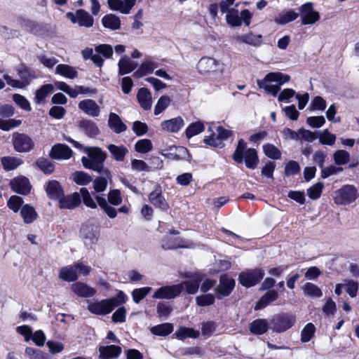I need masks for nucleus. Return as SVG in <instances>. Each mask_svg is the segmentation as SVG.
<instances>
[{
  "instance_id": "79ce46f5",
  "label": "nucleus",
  "mask_w": 359,
  "mask_h": 359,
  "mask_svg": "<svg viewBox=\"0 0 359 359\" xmlns=\"http://www.w3.org/2000/svg\"><path fill=\"white\" fill-rule=\"evenodd\" d=\"M18 23L22 28L34 34H38L39 32V25L31 20L25 18H19L18 19Z\"/></svg>"
},
{
  "instance_id": "4468645a",
  "label": "nucleus",
  "mask_w": 359,
  "mask_h": 359,
  "mask_svg": "<svg viewBox=\"0 0 359 359\" xmlns=\"http://www.w3.org/2000/svg\"><path fill=\"white\" fill-rule=\"evenodd\" d=\"M235 287V280L226 275L221 276L219 283L215 288V292L218 299L229 296Z\"/></svg>"
},
{
  "instance_id": "6e6552de",
  "label": "nucleus",
  "mask_w": 359,
  "mask_h": 359,
  "mask_svg": "<svg viewBox=\"0 0 359 359\" xmlns=\"http://www.w3.org/2000/svg\"><path fill=\"white\" fill-rule=\"evenodd\" d=\"M264 276V271L261 269L247 270L240 273L238 280L242 285L250 287L259 283Z\"/></svg>"
},
{
  "instance_id": "4c0bfd02",
  "label": "nucleus",
  "mask_w": 359,
  "mask_h": 359,
  "mask_svg": "<svg viewBox=\"0 0 359 359\" xmlns=\"http://www.w3.org/2000/svg\"><path fill=\"white\" fill-rule=\"evenodd\" d=\"M246 167L250 169H255L259 162L257 151L255 149H248L243 154Z\"/></svg>"
},
{
  "instance_id": "58836bf2",
  "label": "nucleus",
  "mask_w": 359,
  "mask_h": 359,
  "mask_svg": "<svg viewBox=\"0 0 359 359\" xmlns=\"http://www.w3.org/2000/svg\"><path fill=\"white\" fill-rule=\"evenodd\" d=\"M158 67L157 63L152 61L143 62L140 68L134 73V76L137 78L142 77L147 74H151Z\"/></svg>"
},
{
  "instance_id": "20e7f679",
  "label": "nucleus",
  "mask_w": 359,
  "mask_h": 359,
  "mask_svg": "<svg viewBox=\"0 0 359 359\" xmlns=\"http://www.w3.org/2000/svg\"><path fill=\"white\" fill-rule=\"evenodd\" d=\"M334 201L337 205H346L356 200L358 191L353 185H344L334 193Z\"/></svg>"
},
{
  "instance_id": "f704fd0d",
  "label": "nucleus",
  "mask_w": 359,
  "mask_h": 359,
  "mask_svg": "<svg viewBox=\"0 0 359 359\" xmlns=\"http://www.w3.org/2000/svg\"><path fill=\"white\" fill-rule=\"evenodd\" d=\"M59 278L67 282L74 281L78 278L75 264L72 266L62 267L59 273Z\"/></svg>"
},
{
  "instance_id": "603ef678",
  "label": "nucleus",
  "mask_w": 359,
  "mask_h": 359,
  "mask_svg": "<svg viewBox=\"0 0 359 359\" xmlns=\"http://www.w3.org/2000/svg\"><path fill=\"white\" fill-rule=\"evenodd\" d=\"M1 163L5 170H12L21 165L22 161L18 158L6 156L1 158Z\"/></svg>"
},
{
  "instance_id": "69168bd1",
  "label": "nucleus",
  "mask_w": 359,
  "mask_h": 359,
  "mask_svg": "<svg viewBox=\"0 0 359 359\" xmlns=\"http://www.w3.org/2000/svg\"><path fill=\"white\" fill-rule=\"evenodd\" d=\"M215 296L212 294H205L196 297V304L199 306H208L215 303Z\"/></svg>"
},
{
  "instance_id": "423d86ee",
  "label": "nucleus",
  "mask_w": 359,
  "mask_h": 359,
  "mask_svg": "<svg viewBox=\"0 0 359 359\" xmlns=\"http://www.w3.org/2000/svg\"><path fill=\"white\" fill-rule=\"evenodd\" d=\"M115 307V299H105L89 302L87 309L91 313L104 316L111 313Z\"/></svg>"
},
{
  "instance_id": "6e6d98bb",
  "label": "nucleus",
  "mask_w": 359,
  "mask_h": 359,
  "mask_svg": "<svg viewBox=\"0 0 359 359\" xmlns=\"http://www.w3.org/2000/svg\"><path fill=\"white\" fill-rule=\"evenodd\" d=\"M246 148V143L243 139L238 140L237 147L233 154V159L238 163H242L243 161V154Z\"/></svg>"
},
{
  "instance_id": "72a5a7b5",
  "label": "nucleus",
  "mask_w": 359,
  "mask_h": 359,
  "mask_svg": "<svg viewBox=\"0 0 359 359\" xmlns=\"http://www.w3.org/2000/svg\"><path fill=\"white\" fill-rule=\"evenodd\" d=\"M249 328L250 332L253 334L260 335L267 332L269 325L265 319H257L250 324Z\"/></svg>"
},
{
  "instance_id": "f8f14e48",
  "label": "nucleus",
  "mask_w": 359,
  "mask_h": 359,
  "mask_svg": "<svg viewBox=\"0 0 359 359\" xmlns=\"http://www.w3.org/2000/svg\"><path fill=\"white\" fill-rule=\"evenodd\" d=\"M217 136L212 134L205 137L204 142L206 144L214 147H223L222 141L228 139L233 135V132L231 130L225 129L222 126L217 127Z\"/></svg>"
},
{
  "instance_id": "f03ea898",
  "label": "nucleus",
  "mask_w": 359,
  "mask_h": 359,
  "mask_svg": "<svg viewBox=\"0 0 359 359\" xmlns=\"http://www.w3.org/2000/svg\"><path fill=\"white\" fill-rule=\"evenodd\" d=\"M84 151L87 157H82L83 165L88 169L100 172L104 166V161L106 158V154L98 147H85Z\"/></svg>"
},
{
  "instance_id": "a878e982",
  "label": "nucleus",
  "mask_w": 359,
  "mask_h": 359,
  "mask_svg": "<svg viewBox=\"0 0 359 359\" xmlns=\"http://www.w3.org/2000/svg\"><path fill=\"white\" fill-rule=\"evenodd\" d=\"M184 125V120L181 116H177L161 123L162 129L169 133L178 132Z\"/></svg>"
},
{
  "instance_id": "a211bd4d",
  "label": "nucleus",
  "mask_w": 359,
  "mask_h": 359,
  "mask_svg": "<svg viewBox=\"0 0 359 359\" xmlns=\"http://www.w3.org/2000/svg\"><path fill=\"white\" fill-rule=\"evenodd\" d=\"M72 150L66 144H57L54 145L50 152V156L57 160H67L72 156Z\"/></svg>"
},
{
  "instance_id": "37998d69",
  "label": "nucleus",
  "mask_w": 359,
  "mask_h": 359,
  "mask_svg": "<svg viewBox=\"0 0 359 359\" xmlns=\"http://www.w3.org/2000/svg\"><path fill=\"white\" fill-rule=\"evenodd\" d=\"M108 149L111 154L113 158L117 161H123L128 152L127 148L123 145L116 146L114 144H109L108 146Z\"/></svg>"
},
{
  "instance_id": "864d4df0",
  "label": "nucleus",
  "mask_w": 359,
  "mask_h": 359,
  "mask_svg": "<svg viewBox=\"0 0 359 359\" xmlns=\"http://www.w3.org/2000/svg\"><path fill=\"white\" fill-rule=\"evenodd\" d=\"M264 154L271 159H279L281 156V152L276 146L272 144H265L263 145Z\"/></svg>"
},
{
  "instance_id": "473e14b6",
  "label": "nucleus",
  "mask_w": 359,
  "mask_h": 359,
  "mask_svg": "<svg viewBox=\"0 0 359 359\" xmlns=\"http://www.w3.org/2000/svg\"><path fill=\"white\" fill-rule=\"evenodd\" d=\"M46 191L48 196L52 199H59L63 196V190L56 180L48 182L46 187Z\"/></svg>"
},
{
  "instance_id": "dca6fc26",
  "label": "nucleus",
  "mask_w": 359,
  "mask_h": 359,
  "mask_svg": "<svg viewBox=\"0 0 359 359\" xmlns=\"http://www.w3.org/2000/svg\"><path fill=\"white\" fill-rule=\"evenodd\" d=\"M219 67V62L210 57H202L197 64V69L199 74H206L215 72Z\"/></svg>"
},
{
  "instance_id": "9b49d317",
  "label": "nucleus",
  "mask_w": 359,
  "mask_h": 359,
  "mask_svg": "<svg viewBox=\"0 0 359 359\" xmlns=\"http://www.w3.org/2000/svg\"><path fill=\"white\" fill-rule=\"evenodd\" d=\"M299 11L303 25H313L320 19L319 13L313 9V4L311 2L302 5Z\"/></svg>"
},
{
  "instance_id": "f3484780",
  "label": "nucleus",
  "mask_w": 359,
  "mask_h": 359,
  "mask_svg": "<svg viewBox=\"0 0 359 359\" xmlns=\"http://www.w3.org/2000/svg\"><path fill=\"white\" fill-rule=\"evenodd\" d=\"M10 186L14 192L22 195L28 194L31 190L29 181L24 176H19L11 180Z\"/></svg>"
},
{
  "instance_id": "4be33fe9",
  "label": "nucleus",
  "mask_w": 359,
  "mask_h": 359,
  "mask_svg": "<svg viewBox=\"0 0 359 359\" xmlns=\"http://www.w3.org/2000/svg\"><path fill=\"white\" fill-rule=\"evenodd\" d=\"M72 291L81 297H93L97 291L95 288L81 282H77L72 285Z\"/></svg>"
},
{
  "instance_id": "5701e85b",
  "label": "nucleus",
  "mask_w": 359,
  "mask_h": 359,
  "mask_svg": "<svg viewBox=\"0 0 359 359\" xmlns=\"http://www.w3.org/2000/svg\"><path fill=\"white\" fill-rule=\"evenodd\" d=\"M59 206L60 208L72 209L81 203V195L78 192H74L67 196H61L59 199Z\"/></svg>"
},
{
  "instance_id": "bb28decb",
  "label": "nucleus",
  "mask_w": 359,
  "mask_h": 359,
  "mask_svg": "<svg viewBox=\"0 0 359 359\" xmlns=\"http://www.w3.org/2000/svg\"><path fill=\"white\" fill-rule=\"evenodd\" d=\"M137 66V62L130 60L126 55L122 56L118 63V74H128L135 70Z\"/></svg>"
},
{
  "instance_id": "13d9d810",
  "label": "nucleus",
  "mask_w": 359,
  "mask_h": 359,
  "mask_svg": "<svg viewBox=\"0 0 359 359\" xmlns=\"http://www.w3.org/2000/svg\"><path fill=\"white\" fill-rule=\"evenodd\" d=\"M334 163L338 165L346 164L350 161V155L348 151L339 149L333 154Z\"/></svg>"
},
{
  "instance_id": "a19ab883",
  "label": "nucleus",
  "mask_w": 359,
  "mask_h": 359,
  "mask_svg": "<svg viewBox=\"0 0 359 359\" xmlns=\"http://www.w3.org/2000/svg\"><path fill=\"white\" fill-rule=\"evenodd\" d=\"M200 333L198 331L195 330L194 328L181 327L175 333V335L177 339L184 340L186 338H198Z\"/></svg>"
},
{
  "instance_id": "c85d7f7f",
  "label": "nucleus",
  "mask_w": 359,
  "mask_h": 359,
  "mask_svg": "<svg viewBox=\"0 0 359 359\" xmlns=\"http://www.w3.org/2000/svg\"><path fill=\"white\" fill-rule=\"evenodd\" d=\"M137 98L141 107L144 110H149L152 104V98L150 91L144 88L139 90Z\"/></svg>"
},
{
  "instance_id": "a18cd8bd",
  "label": "nucleus",
  "mask_w": 359,
  "mask_h": 359,
  "mask_svg": "<svg viewBox=\"0 0 359 359\" xmlns=\"http://www.w3.org/2000/svg\"><path fill=\"white\" fill-rule=\"evenodd\" d=\"M79 127L82 128L85 133L90 137H94L99 133V129L96 124L90 120L81 121L79 122Z\"/></svg>"
},
{
  "instance_id": "c9c22d12",
  "label": "nucleus",
  "mask_w": 359,
  "mask_h": 359,
  "mask_svg": "<svg viewBox=\"0 0 359 359\" xmlns=\"http://www.w3.org/2000/svg\"><path fill=\"white\" fill-rule=\"evenodd\" d=\"M102 25L111 30H117L121 27V20L119 18L114 14H107L102 19Z\"/></svg>"
},
{
  "instance_id": "2eb2a0df",
  "label": "nucleus",
  "mask_w": 359,
  "mask_h": 359,
  "mask_svg": "<svg viewBox=\"0 0 359 359\" xmlns=\"http://www.w3.org/2000/svg\"><path fill=\"white\" fill-rule=\"evenodd\" d=\"M232 39L237 44L245 43L253 47H259L262 44V36L252 32H248L244 34H236L232 36Z\"/></svg>"
},
{
  "instance_id": "680f3d73",
  "label": "nucleus",
  "mask_w": 359,
  "mask_h": 359,
  "mask_svg": "<svg viewBox=\"0 0 359 359\" xmlns=\"http://www.w3.org/2000/svg\"><path fill=\"white\" fill-rule=\"evenodd\" d=\"M170 98L168 95L161 96L154 107V114L158 115L163 112L170 104Z\"/></svg>"
},
{
  "instance_id": "f257e3e1",
  "label": "nucleus",
  "mask_w": 359,
  "mask_h": 359,
  "mask_svg": "<svg viewBox=\"0 0 359 359\" xmlns=\"http://www.w3.org/2000/svg\"><path fill=\"white\" fill-rule=\"evenodd\" d=\"M290 80L287 74L279 72H270L263 79H258L257 84L261 89L264 90L267 93L276 96L280 89V86Z\"/></svg>"
},
{
  "instance_id": "2f4dec72",
  "label": "nucleus",
  "mask_w": 359,
  "mask_h": 359,
  "mask_svg": "<svg viewBox=\"0 0 359 359\" xmlns=\"http://www.w3.org/2000/svg\"><path fill=\"white\" fill-rule=\"evenodd\" d=\"M55 74L69 79H74L78 76L76 69L65 64L57 65L55 67Z\"/></svg>"
},
{
  "instance_id": "6ab92c4d",
  "label": "nucleus",
  "mask_w": 359,
  "mask_h": 359,
  "mask_svg": "<svg viewBox=\"0 0 359 359\" xmlns=\"http://www.w3.org/2000/svg\"><path fill=\"white\" fill-rule=\"evenodd\" d=\"M149 201L156 208L162 210H167L169 208L168 203L162 196V190L159 186H156L155 189L149 194Z\"/></svg>"
},
{
  "instance_id": "aec40b11",
  "label": "nucleus",
  "mask_w": 359,
  "mask_h": 359,
  "mask_svg": "<svg viewBox=\"0 0 359 359\" xmlns=\"http://www.w3.org/2000/svg\"><path fill=\"white\" fill-rule=\"evenodd\" d=\"M108 6L111 10L120 11L123 14H128L135 6L136 0H108Z\"/></svg>"
},
{
  "instance_id": "de8ad7c7",
  "label": "nucleus",
  "mask_w": 359,
  "mask_h": 359,
  "mask_svg": "<svg viewBox=\"0 0 359 359\" xmlns=\"http://www.w3.org/2000/svg\"><path fill=\"white\" fill-rule=\"evenodd\" d=\"M299 14L292 10H290L284 13L279 14L275 19L276 23L279 25H285L297 18Z\"/></svg>"
},
{
  "instance_id": "bf43d9fd",
  "label": "nucleus",
  "mask_w": 359,
  "mask_h": 359,
  "mask_svg": "<svg viewBox=\"0 0 359 359\" xmlns=\"http://www.w3.org/2000/svg\"><path fill=\"white\" fill-rule=\"evenodd\" d=\"M152 143L149 139H142L138 140L135 144L136 151L142 154H146L152 149Z\"/></svg>"
},
{
  "instance_id": "ea45409f",
  "label": "nucleus",
  "mask_w": 359,
  "mask_h": 359,
  "mask_svg": "<svg viewBox=\"0 0 359 359\" xmlns=\"http://www.w3.org/2000/svg\"><path fill=\"white\" fill-rule=\"evenodd\" d=\"M224 13H226V23L229 26L235 27L241 25V18L238 14V11L236 8L228 9Z\"/></svg>"
},
{
  "instance_id": "338daca9",
  "label": "nucleus",
  "mask_w": 359,
  "mask_h": 359,
  "mask_svg": "<svg viewBox=\"0 0 359 359\" xmlns=\"http://www.w3.org/2000/svg\"><path fill=\"white\" fill-rule=\"evenodd\" d=\"M324 184L323 182H317L307 190V195L313 200L318 198L323 191Z\"/></svg>"
},
{
  "instance_id": "c03bdc74",
  "label": "nucleus",
  "mask_w": 359,
  "mask_h": 359,
  "mask_svg": "<svg viewBox=\"0 0 359 359\" xmlns=\"http://www.w3.org/2000/svg\"><path fill=\"white\" fill-rule=\"evenodd\" d=\"M302 290L304 295L313 298H320L323 295L320 288L311 283H306L303 285Z\"/></svg>"
},
{
  "instance_id": "49530a36",
  "label": "nucleus",
  "mask_w": 359,
  "mask_h": 359,
  "mask_svg": "<svg viewBox=\"0 0 359 359\" xmlns=\"http://www.w3.org/2000/svg\"><path fill=\"white\" fill-rule=\"evenodd\" d=\"M53 86L52 84H45L43 85L39 90L36 91L35 93V102L36 104H41V102L48 95L53 91Z\"/></svg>"
},
{
  "instance_id": "774afa93",
  "label": "nucleus",
  "mask_w": 359,
  "mask_h": 359,
  "mask_svg": "<svg viewBox=\"0 0 359 359\" xmlns=\"http://www.w3.org/2000/svg\"><path fill=\"white\" fill-rule=\"evenodd\" d=\"M36 165L46 174L52 173L55 169L53 163L46 158H39L36 161Z\"/></svg>"
},
{
  "instance_id": "052dcab7",
  "label": "nucleus",
  "mask_w": 359,
  "mask_h": 359,
  "mask_svg": "<svg viewBox=\"0 0 359 359\" xmlns=\"http://www.w3.org/2000/svg\"><path fill=\"white\" fill-rule=\"evenodd\" d=\"M151 290L150 287H144L137 288L133 290L132 297L135 303L138 304L142 300Z\"/></svg>"
},
{
  "instance_id": "0eeeda50",
  "label": "nucleus",
  "mask_w": 359,
  "mask_h": 359,
  "mask_svg": "<svg viewBox=\"0 0 359 359\" xmlns=\"http://www.w3.org/2000/svg\"><path fill=\"white\" fill-rule=\"evenodd\" d=\"M12 142L14 149L18 152H28L34 147V142L32 138L24 133H13Z\"/></svg>"
},
{
  "instance_id": "e433bc0d",
  "label": "nucleus",
  "mask_w": 359,
  "mask_h": 359,
  "mask_svg": "<svg viewBox=\"0 0 359 359\" xmlns=\"http://www.w3.org/2000/svg\"><path fill=\"white\" fill-rule=\"evenodd\" d=\"M21 217L25 224H31L37 218L35 209L30 205H24L20 210Z\"/></svg>"
},
{
  "instance_id": "ddd939ff",
  "label": "nucleus",
  "mask_w": 359,
  "mask_h": 359,
  "mask_svg": "<svg viewBox=\"0 0 359 359\" xmlns=\"http://www.w3.org/2000/svg\"><path fill=\"white\" fill-rule=\"evenodd\" d=\"M182 292V287L177 285H165L158 288L152 295L154 299H171Z\"/></svg>"
},
{
  "instance_id": "b1692460",
  "label": "nucleus",
  "mask_w": 359,
  "mask_h": 359,
  "mask_svg": "<svg viewBox=\"0 0 359 359\" xmlns=\"http://www.w3.org/2000/svg\"><path fill=\"white\" fill-rule=\"evenodd\" d=\"M121 352V348L116 345L101 346L99 348L100 359H116Z\"/></svg>"
},
{
  "instance_id": "09e8293b",
  "label": "nucleus",
  "mask_w": 359,
  "mask_h": 359,
  "mask_svg": "<svg viewBox=\"0 0 359 359\" xmlns=\"http://www.w3.org/2000/svg\"><path fill=\"white\" fill-rule=\"evenodd\" d=\"M73 181L79 185L84 186L93 181L92 177L83 171H76L72 175Z\"/></svg>"
},
{
  "instance_id": "8fccbe9b",
  "label": "nucleus",
  "mask_w": 359,
  "mask_h": 359,
  "mask_svg": "<svg viewBox=\"0 0 359 359\" xmlns=\"http://www.w3.org/2000/svg\"><path fill=\"white\" fill-rule=\"evenodd\" d=\"M173 331V325L171 323H163L151 327L152 334L158 336H167Z\"/></svg>"
},
{
  "instance_id": "4d7b16f0",
  "label": "nucleus",
  "mask_w": 359,
  "mask_h": 359,
  "mask_svg": "<svg viewBox=\"0 0 359 359\" xmlns=\"http://www.w3.org/2000/svg\"><path fill=\"white\" fill-rule=\"evenodd\" d=\"M24 200L22 198L18 196H11L8 202L7 206L13 210L14 212H18L20 210H21L23 206Z\"/></svg>"
},
{
  "instance_id": "7ed1b4c3",
  "label": "nucleus",
  "mask_w": 359,
  "mask_h": 359,
  "mask_svg": "<svg viewBox=\"0 0 359 359\" xmlns=\"http://www.w3.org/2000/svg\"><path fill=\"white\" fill-rule=\"evenodd\" d=\"M80 236L86 248L91 249L98 241L99 227L94 224H84L80 230Z\"/></svg>"
},
{
  "instance_id": "7c9ffc66",
  "label": "nucleus",
  "mask_w": 359,
  "mask_h": 359,
  "mask_svg": "<svg viewBox=\"0 0 359 359\" xmlns=\"http://www.w3.org/2000/svg\"><path fill=\"white\" fill-rule=\"evenodd\" d=\"M278 297V293L275 290H270L265 293L257 302L255 309L260 310L266 307L270 303L275 302Z\"/></svg>"
},
{
  "instance_id": "5fc2aeb1",
  "label": "nucleus",
  "mask_w": 359,
  "mask_h": 359,
  "mask_svg": "<svg viewBox=\"0 0 359 359\" xmlns=\"http://www.w3.org/2000/svg\"><path fill=\"white\" fill-rule=\"evenodd\" d=\"M316 332V327L311 323H307L301 332V341L303 343L309 341Z\"/></svg>"
},
{
  "instance_id": "e2e57ef3",
  "label": "nucleus",
  "mask_w": 359,
  "mask_h": 359,
  "mask_svg": "<svg viewBox=\"0 0 359 359\" xmlns=\"http://www.w3.org/2000/svg\"><path fill=\"white\" fill-rule=\"evenodd\" d=\"M204 126L203 123L198 121L191 123L189 127L186 129V135L188 138H191L194 135H196L203 131Z\"/></svg>"
},
{
  "instance_id": "39448f33",
  "label": "nucleus",
  "mask_w": 359,
  "mask_h": 359,
  "mask_svg": "<svg viewBox=\"0 0 359 359\" xmlns=\"http://www.w3.org/2000/svg\"><path fill=\"white\" fill-rule=\"evenodd\" d=\"M296 322V317L288 313H281L273 317L271 321V329L281 333L290 329Z\"/></svg>"
},
{
  "instance_id": "0e129e2a",
  "label": "nucleus",
  "mask_w": 359,
  "mask_h": 359,
  "mask_svg": "<svg viewBox=\"0 0 359 359\" xmlns=\"http://www.w3.org/2000/svg\"><path fill=\"white\" fill-rule=\"evenodd\" d=\"M319 142L322 144H326L332 146L334 144L336 140L335 135L329 132L327 129L324 130L319 135Z\"/></svg>"
},
{
  "instance_id": "cd10ccee",
  "label": "nucleus",
  "mask_w": 359,
  "mask_h": 359,
  "mask_svg": "<svg viewBox=\"0 0 359 359\" xmlns=\"http://www.w3.org/2000/svg\"><path fill=\"white\" fill-rule=\"evenodd\" d=\"M108 125L116 133H121L127 130L126 125L122 121L120 116L113 112L109 115Z\"/></svg>"
},
{
  "instance_id": "c756f323",
  "label": "nucleus",
  "mask_w": 359,
  "mask_h": 359,
  "mask_svg": "<svg viewBox=\"0 0 359 359\" xmlns=\"http://www.w3.org/2000/svg\"><path fill=\"white\" fill-rule=\"evenodd\" d=\"M202 280L203 277L198 276L191 280H186L177 285L182 287V292L185 289L188 294H194L198 292L200 283Z\"/></svg>"
},
{
  "instance_id": "9d476101",
  "label": "nucleus",
  "mask_w": 359,
  "mask_h": 359,
  "mask_svg": "<svg viewBox=\"0 0 359 359\" xmlns=\"http://www.w3.org/2000/svg\"><path fill=\"white\" fill-rule=\"evenodd\" d=\"M66 17L72 23L79 24L81 27H91L94 23L93 18L85 10L79 9L75 13L69 12Z\"/></svg>"
},
{
  "instance_id": "412c9836",
  "label": "nucleus",
  "mask_w": 359,
  "mask_h": 359,
  "mask_svg": "<svg viewBox=\"0 0 359 359\" xmlns=\"http://www.w3.org/2000/svg\"><path fill=\"white\" fill-rule=\"evenodd\" d=\"M78 107L83 112L92 117H97L100 114V107L95 100L91 99L81 101Z\"/></svg>"
},
{
  "instance_id": "393cba45",
  "label": "nucleus",
  "mask_w": 359,
  "mask_h": 359,
  "mask_svg": "<svg viewBox=\"0 0 359 359\" xmlns=\"http://www.w3.org/2000/svg\"><path fill=\"white\" fill-rule=\"evenodd\" d=\"M162 248L165 250L176 248H187L194 247V244L187 245L180 238H174L171 236L165 237L162 241Z\"/></svg>"
},
{
  "instance_id": "3c124183",
  "label": "nucleus",
  "mask_w": 359,
  "mask_h": 359,
  "mask_svg": "<svg viewBox=\"0 0 359 359\" xmlns=\"http://www.w3.org/2000/svg\"><path fill=\"white\" fill-rule=\"evenodd\" d=\"M97 202L100 207L104 211V212L110 217L115 218L117 215L116 210L110 206L106 199L101 196H97L96 197Z\"/></svg>"
},
{
  "instance_id": "1a4fd4ad",
  "label": "nucleus",
  "mask_w": 359,
  "mask_h": 359,
  "mask_svg": "<svg viewBox=\"0 0 359 359\" xmlns=\"http://www.w3.org/2000/svg\"><path fill=\"white\" fill-rule=\"evenodd\" d=\"M19 76L20 80L13 79L7 74H5L3 77L6 81L8 85L16 88H22L25 87L28 85L34 78H35L33 72L27 68H24L19 71Z\"/></svg>"
}]
</instances>
